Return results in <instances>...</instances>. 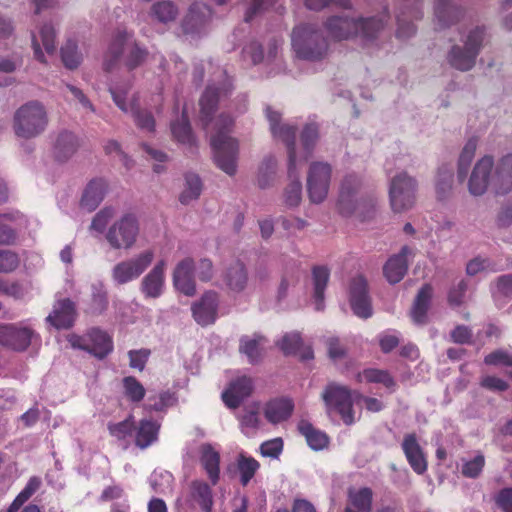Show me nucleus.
Returning a JSON list of instances; mask_svg holds the SVG:
<instances>
[{"label":"nucleus","mask_w":512,"mask_h":512,"mask_svg":"<svg viewBox=\"0 0 512 512\" xmlns=\"http://www.w3.org/2000/svg\"><path fill=\"white\" fill-rule=\"evenodd\" d=\"M388 20V13L381 17L359 19L331 16L324 22V28L329 36L336 41L347 40L358 35L365 40H372L384 29Z\"/></svg>","instance_id":"nucleus-1"},{"label":"nucleus","mask_w":512,"mask_h":512,"mask_svg":"<svg viewBox=\"0 0 512 512\" xmlns=\"http://www.w3.org/2000/svg\"><path fill=\"white\" fill-rule=\"evenodd\" d=\"M234 121L230 115L221 114L215 121L216 133L211 137L214 161L218 168L232 176L236 173L239 145L231 132Z\"/></svg>","instance_id":"nucleus-2"},{"label":"nucleus","mask_w":512,"mask_h":512,"mask_svg":"<svg viewBox=\"0 0 512 512\" xmlns=\"http://www.w3.org/2000/svg\"><path fill=\"white\" fill-rule=\"evenodd\" d=\"M291 47L298 59L310 62H320L330 53L327 38L319 29L306 23L293 28Z\"/></svg>","instance_id":"nucleus-3"},{"label":"nucleus","mask_w":512,"mask_h":512,"mask_svg":"<svg viewBox=\"0 0 512 512\" xmlns=\"http://www.w3.org/2000/svg\"><path fill=\"white\" fill-rule=\"evenodd\" d=\"M148 50L132 39V34L126 30H118L115 34L106 54L104 69L109 72L124 56V65L132 71L142 65L148 57Z\"/></svg>","instance_id":"nucleus-4"},{"label":"nucleus","mask_w":512,"mask_h":512,"mask_svg":"<svg viewBox=\"0 0 512 512\" xmlns=\"http://www.w3.org/2000/svg\"><path fill=\"white\" fill-rule=\"evenodd\" d=\"M195 276L202 282L210 281L214 276V266L210 259L201 258L195 264L192 258L180 261L173 272L174 287L186 296L196 293Z\"/></svg>","instance_id":"nucleus-5"},{"label":"nucleus","mask_w":512,"mask_h":512,"mask_svg":"<svg viewBox=\"0 0 512 512\" xmlns=\"http://www.w3.org/2000/svg\"><path fill=\"white\" fill-rule=\"evenodd\" d=\"M47 125V111L37 100L28 101L15 111L13 129L18 137L24 139L37 137L45 131Z\"/></svg>","instance_id":"nucleus-6"},{"label":"nucleus","mask_w":512,"mask_h":512,"mask_svg":"<svg viewBox=\"0 0 512 512\" xmlns=\"http://www.w3.org/2000/svg\"><path fill=\"white\" fill-rule=\"evenodd\" d=\"M358 392L337 382H329L321 393V399L328 414L337 413L343 423L351 426L355 422L353 396Z\"/></svg>","instance_id":"nucleus-7"},{"label":"nucleus","mask_w":512,"mask_h":512,"mask_svg":"<svg viewBox=\"0 0 512 512\" xmlns=\"http://www.w3.org/2000/svg\"><path fill=\"white\" fill-rule=\"evenodd\" d=\"M484 37V27H476L472 29L468 33L463 47L454 45L451 48L448 54L449 64L453 68L460 71L470 70L475 65L476 58L484 41Z\"/></svg>","instance_id":"nucleus-8"},{"label":"nucleus","mask_w":512,"mask_h":512,"mask_svg":"<svg viewBox=\"0 0 512 512\" xmlns=\"http://www.w3.org/2000/svg\"><path fill=\"white\" fill-rule=\"evenodd\" d=\"M417 181L406 172L396 174L389 185L391 208L396 213L411 209L416 202Z\"/></svg>","instance_id":"nucleus-9"},{"label":"nucleus","mask_w":512,"mask_h":512,"mask_svg":"<svg viewBox=\"0 0 512 512\" xmlns=\"http://www.w3.org/2000/svg\"><path fill=\"white\" fill-rule=\"evenodd\" d=\"M68 342L73 348L90 353L102 360L113 351L112 337L99 328H92L85 335L71 334Z\"/></svg>","instance_id":"nucleus-10"},{"label":"nucleus","mask_w":512,"mask_h":512,"mask_svg":"<svg viewBox=\"0 0 512 512\" xmlns=\"http://www.w3.org/2000/svg\"><path fill=\"white\" fill-rule=\"evenodd\" d=\"M139 234V222L132 213H126L107 230L106 240L113 249H130Z\"/></svg>","instance_id":"nucleus-11"},{"label":"nucleus","mask_w":512,"mask_h":512,"mask_svg":"<svg viewBox=\"0 0 512 512\" xmlns=\"http://www.w3.org/2000/svg\"><path fill=\"white\" fill-rule=\"evenodd\" d=\"M153 259V251L145 250L133 258L121 261L112 269V278L119 285L131 282L151 265Z\"/></svg>","instance_id":"nucleus-12"},{"label":"nucleus","mask_w":512,"mask_h":512,"mask_svg":"<svg viewBox=\"0 0 512 512\" xmlns=\"http://www.w3.org/2000/svg\"><path fill=\"white\" fill-rule=\"evenodd\" d=\"M36 332L21 323L0 322V345L16 352H23L31 345Z\"/></svg>","instance_id":"nucleus-13"},{"label":"nucleus","mask_w":512,"mask_h":512,"mask_svg":"<svg viewBox=\"0 0 512 512\" xmlns=\"http://www.w3.org/2000/svg\"><path fill=\"white\" fill-rule=\"evenodd\" d=\"M266 117L270 124V131L274 138L283 141L287 147L288 158H289V170L292 174L296 160V132L297 128L289 124H280L281 113L272 110L271 107H267L265 110Z\"/></svg>","instance_id":"nucleus-14"},{"label":"nucleus","mask_w":512,"mask_h":512,"mask_svg":"<svg viewBox=\"0 0 512 512\" xmlns=\"http://www.w3.org/2000/svg\"><path fill=\"white\" fill-rule=\"evenodd\" d=\"M331 172V166L328 163L314 162L310 165L307 191L311 202L318 204L327 197Z\"/></svg>","instance_id":"nucleus-15"},{"label":"nucleus","mask_w":512,"mask_h":512,"mask_svg":"<svg viewBox=\"0 0 512 512\" xmlns=\"http://www.w3.org/2000/svg\"><path fill=\"white\" fill-rule=\"evenodd\" d=\"M349 299L352 311L360 318L372 316L371 299L368 294L367 280L362 275L352 278L349 285Z\"/></svg>","instance_id":"nucleus-16"},{"label":"nucleus","mask_w":512,"mask_h":512,"mask_svg":"<svg viewBox=\"0 0 512 512\" xmlns=\"http://www.w3.org/2000/svg\"><path fill=\"white\" fill-rule=\"evenodd\" d=\"M360 186L361 181L355 174H349L342 180L337 202L338 211L341 215L348 217L355 213L359 206L356 194Z\"/></svg>","instance_id":"nucleus-17"},{"label":"nucleus","mask_w":512,"mask_h":512,"mask_svg":"<svg viewBox=\"0 0 512 512\" xmlns=\"http://www.w3.org/2000/svg\"><path fill=\"white\" fill-rule=\"evenodd\" d=\"M219 295L215 291L205 292L192 307L194 320L201 326L213 324L217 319Z\"/></svg>","instance_id":"nucleus-18"},{"label":"nucleus","mask_w":512,"mask_h":512,"mask_svg":"<svg viewBox=\"0 0 512 512\" xmlns=\"http://www.w3.org/2000/svg\"><path fill=\"white\" fill-rule=\"evenodd\" d=\"M254 390V382L251 377L241 376L231 381L228 388L223 391L222 399L225 405L231 409L238 408L244 399L249 397Z\"/></svg>","instance_id":"nucleus-19"},{"label":"nucleus","mask_w":512,"mask_h":512,"mask_svg":"<svg viewBox=\"0 0 512 512\" xmlns=\"http://www.w3.org/2000/svg\"><path fill=\"white\" fill-rule=\"evenodd\" d=\"M77 316L75 303L69 298L57 300L52 312L47 316L46 321L56 329H69L73 326Z\"/></svg>","instance_id":"nucleus-20"},{"label":"nucleus","mask_w":512,"mask_h":512,"mask_svg":"<svg viewBox=\"0 0 512 512\" xmlns=\"http://www.w3.org/2000/svg\"><path fill=\"white\" fill-rule=\"evenodd\" d=\"M493 164L494 162L491 156H484L476 163L468 184L471 194L478 196L482 195L487 190L492 180L490 174Z\"/></svg>","instance_id":"nucleus-21"},{"label":"nucleus","mask_w":512,"mask_h":512,"mask_svg":"<svg viewBox=\"0 0 512 512\" xmlns=\"http://www.w3.org/2000/svg\"><path fill=\"white\" fill-rule=\"evenodd\" d=\"M401 447L413 471L419 475L425 473L427 470V460L423 449L418 443L416 434L410 433L405 435Z\"/></svg>","instance_id":"nucleus-22"},{"label":"nucleus","mask_w":512,"mask_h":512,"mask_svg":"<svg viewBox=\"0 0 512 512\" xmlns=\"http://www.w3.org/2000/svg\"><path fill=\"white\" fill-rule=\"evenodd\" d=\"M422 1L421 0H413V5L411 7H405L401 9L397 14V31L396 36L399 39H407L413 36L416 32V27L413 24L412 20H418L422 18Z\"/></svg>","instance_id":"nucleus-23"},{"label":"nucleus","mask_w":512,"mask_h":512,"mask_svg":"<svg viewBox=\"0 0 512 512\" xmlns=\"http://www.w3.org/2000/svg\"><path fill=\"white\" fill-rule=\"evenodd\" d=\"M411 253L408 246H403L398 254L391 256L383 267V273L391 284L400 282L408 269L407 256Z\"/></svg>","instance_id":"nucleus-24"},{"label":"nucleus","mask_w":512,"mask_h":512,"mask_svg":"<svg viewBox=\"0 0 512 512\" xmlns=\"http://www.w3.org/2000/svg\"><path fill=\"white\" fill-rule=\"evenodd\" d=\"M491 185L496 194H506L512 190V154L502 157L499 161Z\"/></svg>","instance_id":"nucleus-25"},{"label":"nucleus","mask_w":512,"mask_h":512,"mask_svg":"<svg viewBox=\"0 0 512 512\" xmlns=\"http://www.w3.org/2000/svg\"><path fill=\"white\" fill-rule=\"evenodd\" d=\"M294 410V402L287 397L274 398L264 407V416L268 422L278 424L286 421Z\"/></svg>","instance_id":"nucleus-26"},{"label":"nucleus","mask_w":512,"mask_h":512,"mask_svg":"<svg viewBox=\"0 0 512 512\" xmlns=\"http://www.w3.org/2000/svg\"><path fill=\"white\" fill-rule=\"evenodd\" d=\"M165 261H159L141 282L142 293L149 298H157L162 294L164 286Z\"/></svg>","instance_id":"nucleus-27"},{"label":"nucleus","mask_w":512,"mask_h":512,"mask_svg":"<svg viewBox=\"0 0 512 512\" xmlns=\"http://www.w3.org/2000/svg\"><path fill=\"white\" fill-rule=\"evenodd\" d=\"M278 346L285 355H299L302 360H310L314 357L312 347L304 345L298 332L285 334L278 342Z\"/></svg>","instance_id":"nucleus-28"},{"label":"nucleus","mask_w":512,"mask_h":512,"mask_svg":"<svg viewBox=\"0 0 512 512\" xmlns=\"http://www.w3.org/2000/svg\"><path fill=\"white\" fill-rule=\"evenodd\" d=\"M107 183L101 179L91 180L83 191L80 205L88 212L94 211L104 199Z\"/></svg>","instance_id":"nucleus-29"},{"label":"nucleus","mask_w":512,"mask_h":512,"mask_svg":"<svg viewBox=\"0 0 512 512\" xmlns=\"http://www.w3.org/2000/svg\"><path fill=\"white\" fill-rule=\"evenodd\" d=\"M200 464L205 470L212 485L220 479V454L210 444L200 447Z\"/></svg>","instance_id":"nucleus-30"},{"label":"nucleus","mask_w":512,"mask_h":512,"mask_svg":"<svg viewBox=\"0 0 512 512\" xmlns=\"http://www.w3.org/2000/svg\"><path fill=\"white\" fill-rule=\"evenodd\" d=\"M433 294V288L430 284H424L418 291L414 300L410 315L413 322L417 325L427 323V312Z\"/></svg>","instance_id":"nucleus-31"},{"label":"nucleus","mask_w":512,"mask_h":512,"mask_svg":"<svg viewBox=\"0 0 512 512\" xmlns=\"http://www.w3.org/2000/svg\"><path fill=\"white\" fill-rule=\"evenodd\" d=\"M312 281L314 288V300L316 310L324 308L325 290L330 278V269L325 265H315L312 267Z\"/></svg>","instance_id":"nucleus-32"},{"label":"nucleus","mask_w":512,"mask_h":512,"mask_svg":"<svg viewBox=\"0 0 512 512\" xmlns=\"http://www.w3.org/2000/svg\"><path fill=\"white\" fill-rule=\"evenodd\" d=\"M298 431L305 437L308 446L314 451L323 450L329 445V436L324 431L315 428L307 420L299 421Z\"/></svg>","instance_id":"nucleus-33"},{"label":"nucleus","mask_w":512,"mask_h":512,"mask_svg":"<svg viewBox=\"0 0 512 512\" xmlns=\"http://www.w3.org/2000/svg\"><path fill=\"white\" fill-rule=\"evenodd\" d=\"M358 383L366 382L373 384H382L390 392H395L397 383L388 370L377 368H366L356 375Z\"/></svg>","instance_id":"nucleus-34"},{"label":"nucleus","mask_w":512,"mask_h":512,"mask_svg":"<svg viewBox=\"0 0 512 512\" xmlns=\"http://www.w3.org/2000/svg\"><path fill=\"white\" fill-rule=\"evenodd\" d=\"M372 506L373 491L371 488L348 489L346 507H351L356 512H372Z\"/></svg>","instance_id":"nucleus-35"},{"label":"nucleus","mask_w":512,"mask_h":512,"mask_svg":"<svg viewBox=\"0 0 512 512\" xmlns=\"http://www.w3.org/2000/svg\"><path fill=\"white\" fill-rule=\"evenodd\" d=\"M224 282L232 291H243L248 282V274L244 263L239 260L231 263L224 273Z\"/></svg>","instance_id":"nucleus-36"},{"label":"nucleus","mask_w":512,"mask_h":512,"mask_svg":"<svg viewBox=\"0 0 512 512\" xmlns=\"http://www.w3.org/2000/svg\"><path fill=\"white\" fill-rule=\"evenodd\" d=\"M219 97V89L208 86L200 99V120L205 128L211 122L212 116L217 109Z\"/></svg>","instance_id":"nucleus-37"},{"label":"nucleus","mask_w":512,"mask_h":512,"mask_svg":"<svg viewBox=\"0 0 512 512\" xmlns=\"http://www.w3.org/2000/svg\"><path fill=\"white\" fill-rule=\"evenodd\" d=\"M171 132L174 139L189 148L196 147V138L192 132V128L185 109L182 111L181 118L171 123Z\"/></svg>","instance_id":"nucleus-38"},{"label":"nucleus","mask_w":512,"mask_h":512,"mask_svg":"<svg viewBox=\"0 0 512 512\" xmlns=\"http://www.w3.org/2000/svg\"><path fill=\"white\" fill-rule=\"evenodd\" d=\"M462 15V11L451 5L448 0H436L435 17L437 20V29H444L457 22Z\"/></svg>","instance_id":"nucleus-39"},{"label":"nucleus","mask_w":512,"mask_h":512,"mask_svg":"<svg viewBox=\"0 0 512 512\" xmlns=\"http://www.w3.org/2000/svg\"><path fill=\"white\" fill-rule=\"evenodd\" d=\"M159 429L160 425L153 420H140L136 430L135 445L141 449H146L157 440Z\"/></svg>","instance_id":"nucleus-40"},{"label":"nucleus","mask_w":512,"mask_h":512,"mask_svg":"<svg viewBox=\"0 0 512 512\" xmlns=\"http://www.w3.org/2000/svg\"><path fill=\"white\" fill-rule=\"evenodd\" d=\"M79 144L77 137L71 132H61L54 145V155L59 161L70 158L77 150Z\"/></svg>","instance_id":"nucleus-41"},{"label":"nucleus","mask_w":512,"mask_h":512,"mask_svg":"<svg viewBox=\"0 0 512 512\" xmlns=\"http://www.w3.org/2000/svg\"><path fill=\"white\" fill-rule=\"evenodd\" d=\"M319 138V127L316 123H308L300 134V142L303 149L301 160L308 161Z\"/></svg>","instance_id":"nucleus-42"},{"label":"nucleus","mask_w":512,"mask_h":512,"mask_svg":"<svg viewBox=\"0 0 512 512\" xmlns=\"http://www.w3.org/2000/svg\"><path fill=\"white\" fill-rule=\"evenodd\" d=\"M191 495L200 505L203 512H212V490L207 483L202 481H193L191 484Z\"/></svg>","instance_id":"nucleus-43"},{"label":"nucleus","mask_w":512,"mask_h":512,"mask_svg":"<svg viewBox=\"0 0 512 512\" xmlns=\"http://www.w3.org/2000/svg\"><path fill=\"white\" fill-rule=\"evenodd\" d=\"M260 468V463L251 456L240 454L237 459V469L240 475V483L242 486H247L256 472Z\"/></svg>","instance_id":"nucleus-44"},{"label":"nucleus","mask_w":512,"mask_h":512,"mask_svg":"<svg viewBox=\"0 0 512 512\" xmlns=\"http://www.w3.org/2000/svg\"><path fill=\"white\" fill-rule=\"evenodd\" d=\"M41 483L42 482L39 477H31L24 489L15 497L5 512H18L21 506L40 488Z\"/></svg>","instance_id":"nucleus-45"},{"label":"nucleus","mask_w":512,"mask_h":512,"mask_svg":"<svg viewBox=\"0 0 512 512\" xmlns=\"http://www.w3.org/2000/svg\"><path fill=\"white\" fill-rule=\"evenodd\" d=\"M295 165H297V159L295 160ZM288 175L291 179V182L285 189L284 198L286 205L290 207H295L299 205L301 201L302 195V185L298 179V173L296 172V166H294L292 174H290V170L288 169Z\"/></svg>","instance_id":"nucleus-46"},{"label":"nucleus","mask_w":512,"mask_h":512,"mask_svg":"<svg viewBox=\"0 0 512 512\" xmlns=\"http://www.w3.org/2000/svg\"><path fill=\"white\" fill-rule=\"evenodd\" d=\"M124 396L132 403L141 402L146 390L141 382L134 376H126L122 379Z\"/></svg>","instance_id":"nucleus-47"},{"label":"nucleus","mask_w":512,"mask_h":512,"mask_svg":"<svg viewBox=\"0 0 512 512\" xmlns=\"http://www.w3.org/2000/svg\"><path fill=\"white\" fill-rule=\"evenodd\" d=\"M151 13L159 22L168 23L176 19L178 9L173 2L164 0L154 3Z\"/></svg>","instance_id":"nucleus-48"},{"label":"nucleus","mask_w":512,"mask_h":512,"mask_svg":"<svg viewBox=\"0 0 512 512\" xmlns=\"http://www.w3.org/2000/svg\"><path fill=\"white\" fill-rule=\"evenodd\" d=\"M476 146L477 144L475 139L468 140L459 156L457 176L460 182H463L468 174L470 164L476 151Z\"/></svg>","instance_id":"nucleus-49"},{"label":"nucleus","mask_w":512,"mask_h":512,"mask_svg":"<svg viewBox=\"0 0 512 512\" xmlns=\"http://www.w3.org/2000/svg\"><path fill=\"white\" fill-rule=\"evenodd\" d=\"M185 182V188L179 197L182 204H188L190 201L197 199L202 191V183L198 175L187 174Z\"/></svg>","instance_id":"nucleus-50"},{"label":"nucleus","mask_w":512,"mask_h":512,"mask_svg":"<svg viewBox=\"0 0 512 512\" xmlns=\"http://www.w3.org/2000/svg\"><path fill=\"white\" fill-rule=\"evenodd\" d=\"M264 340L262 336H255L254 338H242L240 341V352L248 357L249 363L255 364L261 358L260 344Z\"/></svg>","instance_id":"nucleus-51"},{"label":"nucleus","mask_w":512,"mask_h":512,"mask_svg":"<svg viewBox=\"0 0 512 512\" xmlns=\"http://www.w3.org/2000/svg\"><path fill=\"white\" fill-rule=\"evenodd\" d=\"M109 434L117 440H125L135 431L134 417L129 415L125 420L118 423H108Z\"/></svg>","instance_id":"nucleus-52"},{"label":"nucleus","mask_w":512,"mask_h":512,"mask_svg":"<svg viewBox=\"0 0 512 512\" xmlns=\"http://www.w3.org/2000/svg\"><path fill=\"white\" fill-rule=\"evenodd\" d=\"M61 58L63 64L68 69H76L81 62V56L77 51V44L68 40L66 44L61 48Z\"/></svg>","instance_id":"nucleus-53"},{"label":"nucleus","mask_w":512,"mask_h":512,"mask_svg":"<svg viewBox=\"0 0 512 512\" xmlns=\"http://www.w3.org/2000/svg\"><path fill=\"white\" fill-rule=\"evenodd\" d=\"M176 402L175 394L170 391H163L157 397H149V403L145 405L148 411L160 412Z\"/></svg>","instance_id":"nucleus-54"},{"label":"nucleus","mask_w":512,"mask_h":512,"mask_svg":"<svg viewBox=\"0 0 512 512\" xmlns=\"http://www.w3.org/2000/svg\"><path fill=\"white\" fill-rule=\"evenodd\" d=\"M299 281V267L293 265L290 269H286L278 287L277 298L282 300L287 296L290 286H294Z\"/></svg>","instance_id":"nucleus-55"},{"label":"nucleus","mask_w":512,"mask_h":512,"mask_svg":"<svg viewBox=\"0 0 512 512\" xmlns=\"http://www.w3.org/2000/svg\"><path fill=\"white\" fill-rule=\"evenodd\" d=\"M453 172L452 169H439L438 179L436 183V192L440 200H443L449 194L452 188Z\"/></svg>","instance_id":"nucleus-56"},{"label":"nucleus","mask_w":512,"mask_h":512,"mask_svg":"<svg viewBox=\"0 0 512 512\" xmlns=\"http://www.w3.org/2000/svg\"><path fill=\"white\" fill-rule=\"evenodd\" d=\"M20 265L19 255L6 249H0V273H12Z\"/></svg>","instance_id":"nucleus-57"},{"label":"nucleus","mask_w":512,"mask_h":512,"mask_svg":"<svg viewBox=\"0 0 512 512\" xmlns=\"http://www.w3.org/2000/svg\"><path fill=\"white\" fill-rule=\"evenodd\" d=\"M276 165L277 161L273 156H268L262 161L258 176V184L261 188H265L269 185V181L275 173Z\"/></svg>","instance_id":"nucleus-58"},{"label":"nucleus","mask_w":512,"mask_h":512,"mask_svg":"<svg viewBox=\"0 0 512 512\" xmlns=\"http://www.w3.org/2000/svg\"><path fill=\"white\" fill-rule=\"evenodd\" d=\"M131 111L138 128L153 132L155 130V119L153 115L147 110H140L131 106Z\"/></svg>","instance_id":"nucleus-59"},{"label":"nucleus","mask_w":512,"mask_h":512,"mask_svg":"<svg viewBox=\"0 0 512 512\" xmlns=\"http://www.w3.org/2000/svg\"><path fill=\"white\" fill-rule=\"evenodd\" d=\"M304 5L307 9L313 11H321L324 8L335 6L342 9H351L350 0H305Z\"/></svg>","instance_id":"nucleus-60"},{"label":"nucleus","mask_w":512,"mask_h":512,"mask_svg":"<svg viewBox=\"0 0 512 512\" xmlns=\"http://www.w3.org/2000/svg\"><path fill=\"white\" fill-rule=\"evenodd\" d=\"M0 293L12 297L15 300H22L26 294V290L19 281L10 282L0 278Z\"/></svg>","instance_id":"nucleus-61"},{"label":"nucleus","mask_w":512,"mask_h":512,"mask_svg":"<svg viewBox=\"0 0 512 512\" xmlns=\"http://www.w3.org/2000/svg\"><path fill=\"white\" fill-rule=\"evenodd\" d=\"M11 219L8 215L0 216V245H13L17 240L15 228L7 223Z\"/></svg>","instance_id":"nucleus-62"},{"label":"nucleus","mask_w":512,"mask_h":512,"mask_svg":"<svg viewBox=\"0 0 512 512\" xmlns=\"http://www.w3.org/2000/svg\"><path fill=\"white\" fill-rule=\"evenodd\" d=\"M485 465V458L482 454L475 456L472 460L462 465L461 472L467 478H477Z\"/></svg>","instance_id":"nucleus-63"},{"label":"nucleus","mask_w":512,"mask_h":512,"mask_svg":"<svg viewBox=\"0 0 512 512\" xmlns=\"http://www.w3.org/2000/svg\"><path fill=\"white\" fill-rule=\"evenodd\" d=\"M484 362L487 365L512 367V355L502 349H497L486 355Z\"/></svg>","instance_id":"nucleus-64"}]
</instances>
